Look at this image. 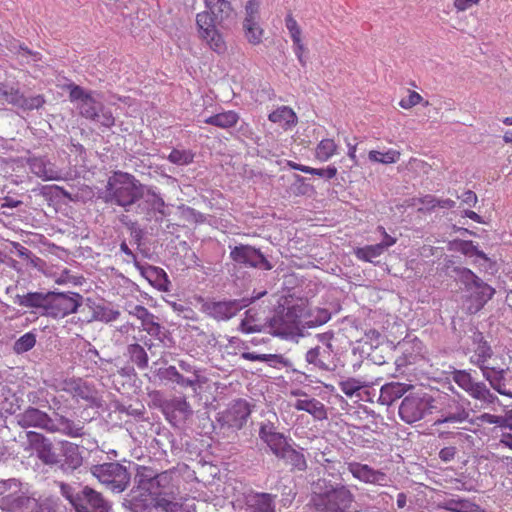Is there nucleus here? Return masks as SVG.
Returning a JSON list of instances; mask_svg holds the SVG:
<instances>
[{"label": "nucleus", "mask_w": 512, "mask_h": 512, "mask_svg": "<svg viewBox=\"0 0 512 512\" xmlns=\"http://www.w3.org/2000/svg\"><path fill=\"white\" fill-rule=\"evenodd\" d=\"M84 457L81 447L70 441L60 442L59 463L56 467L66 475L73 474L83 465Z\"/></svg>", "instance_id": "obj_18"}, {"label": "nucleus", "mask_w": 512, "mask_h": 512, "mask_svg": "<svg viewBox=\"0 0 512 512\" xmlns=\"http://www.w3.org/2000/svg\"><path fill=\"white\" fill-rule=\"evenodd\" d=\"M53 417L38 408L29 406L17 415V423L22 428H39L50 433Z\"/></svg>", "instance_id": "obj_22"}, {"label": "nucleus", "mask_w": 512, "mask_h": 512, "mask_svg": "<svg viewBox=\"0 0 512 512\" xmlns=\"http://www.w3.org/2000/svg\"><path fill=\"white\" fill-rule=\"evenodd\" d=\"M206 11L196 15L199 38L217 54H223L227 45L221 29H231L236 23V12L228 0H204Z\"/></svg>", "instance_id": "obj_2"}, {"label": "nucleus", "mask_w": 512, "mask_h": 512, "mask_svg": "<svg viewBox=\"0 0 512 512\" xmlns=\"http://www.w3.org/2000/svg\"><path fill=\"white\" fill-rule=\"evenodd\" d=\"M143 329L151 336L158 338L163 341V337L166 336V332L163 331V327L160 323L155 321V316L151 313L149 319L145 320V322L141 323Z\"/></svg>", "instance_id": "obj_53"}, {"label": "nucleus", "mask_w": 512, "mask_h": 512, "mask_svg": "<svg viewBox=\"0 0 512 512\" xmlns=\"http://www.w3.org/2000/svg\"><path fill=\"white\" fill-rule=\"evenodd\" d=\"M308 174L316 175L324 179H332L337 175V168L335 166H328L326 168H312L306 169Z\"/></svg>", "instance_id": "obj_63"}, {"label": "nucleus", "mask_w": 512, "mask_h": 512, "mask_svg": "<svg viewBox=\"0 0 512 512\" xmlns=\"http://www.w3.org/2000/svg\"><path fill=\"white\" fill-rule=\"evenodd\" d=\"M65 385L64 390L69 393L73 399L84 400L90 407H102V397L93 383L84 381L82 378H74L66 381Z\"/></svg>", "instance_id": "obj_16"}, {"label": "nucleus", "mask_w": 512, "mask_h": 512, "mask_svg": "<svg viewBox=\"0 0 512 512\" xmlns=\"http://www.w3.org/2000/svg\"><path fill=\"white\" fill-rule=\"evenodd\" d=\"M144 189L145 184L133 174L116 170L108 177L105 187L98 190L97 199L130 212L141 201Z\"/></svg>", "instance_id": "obj_3"}, {"label": "nucleus", "mask_w": 512, "mask_h": 512, "mask_svg": "<svg viewBox=\"0 0 512 512\" xmlns=\"http://www.w3.org/2000/svg\"><path fill=\"white\" fill-rule=\"evenodd\" d=\"M471 335L469 336L472 344L475 346L474 355L470 358V362L478 368L486 365V362L493 356V349L490 343L485 339L483 333L479 331L477 326L471 325L469 328Z\"/></svg>", "instance_id": "obj_21"}, {"label": "nucleus", "mask_w": 512, "mask_h": 512, "mask_svg": "<svg viewBox=\"0 0 512 512\" xmlns=\"http://www.w3.org/2000/svg\"><path fill=\"white\" fill-rule=\"evenodd\" d=\"M268 119L271 122L281 124L283 127H290L296 123L297 118L295 112L291 108L282 106L270 113Z\"/></svg>", "instance_id": "obj_38"}, {"label": "nucleus", "mask_w": 512, "mask_h": 512, "mask_svg": "<svg viewBox=\"0 0 512 512\" xmlns=\"http://www.w3.org/2000/svg\"><path fill=\"white\" fill-rule=\"evenodd\" d=\"M46 103L44 95L38 94L35 96H25L23 94L20 109L23 111L38 110Z\"/></svg>", "instance_id": "obj_54"}, {"label": "nucleus", "mask_w": 512, "mask_h": 512, "mask_svg": "<svg viewBox=\"0 0 512 512\" xmlns=\"http://www.w3.org/2000/svg\"><path fill=\"white\" fill-rule=\"evenodd\" d=\"M163 411L167 418H178L179 420H186L193 414L190 404L185 398L180 397L168 401L164 405Z\"/></svg>", "instance_id": "obj_30"}, {"label": "nucleus", "mask_w": 512, "mask_h": 512, "mask_svg": "<svg viewBox=\"0 0 512 512\" xmlns=\"http://www.w3.org/2000/svg\"><path fill=\"white\" fill-rule=\"evenodd\" d=\"M0 97L13 106L20 108L23 93L13 86L0 85Z\"/></svg>", "instance_id": "obj_48"}, {"label": "nucleus", "mask_w": 512, "mask_h": 512, "mask_svg": "<svg viewBox=\"0 0 512 512\" xmlns=\"http://www.w3.org/2000/svg\"><path fill=\"white\" fill-rule=\"evenodd\" d=\"M29 169L36 176L44 180H52L56 178V171L53 164L43 157H30L27 160Z\"/></svg>", "instance_id": "obj_33"}, {"label": "nucleus", "mask_w": 512, "mask_h": 512, "mask_svg": "<svg viewBox=\"0 0 512 512\" xmlns=\"http://www.w3.org/2000/svg\"><path fill=\"white\" fill-rule=\"evenodd\" d=\"M448 274L463 286L475 310L482 309L495 294V289L484 282L471 269L462 266H447Z\"/></svg>", "instance_id": "obj_7"}, {"label": "nucleus", "mask_w": 512, "mask_h": 512, "mask_svg": "<svg viewBox=\"0 0 512 512\" xmlns=\"http://www.w3.org/2000/svg\"><path fill=\"white\" fill-rule=\"evenodd\" d=\"M412 200L413 205L416 203L423 205L422 207L418 208V212L423 214L431 213L437 207L438 203V198L431 194H427L419 198H413Z\"/></svg>", "instance_id": "obj_55"}, {"label": "nucleus", "mask_w": 512, "mask_h": 512, "mask_svg": "<svg viewBox=\"0 0 512 512\" xmlns=\"http://www.w3.org/2000/svg\"><path fill=\"white\" fill-rule=\"evenodd\" d=\"M50 433H59L70 438L83 437L85 432V424L80 420H72L59 413H54Z\"/></svg>", "instance_id": "obj_23"}, {"label": "nucleus", "mask_w": 512, "mask_h": 512, "mask_svg": "<svg viewBox=\"0 0 512 512\" xmlns=\"http://www.w3.org/2000/svg\"><path fill=\"white\" fill-rule=\"evenodd\" d=\"M240 116L233 110L223 111L204 119V123L221 128L230 129L239 122Z\"/></svg>", "instance_id": "obj_34"}, {"label": "nucleus", "mask_w": 512, "mask_h": 512, "mask_svg": "<svg viewBox=\"0 0 512 512\" xmlns=\"http://www.w3.org/2000/svg\"><path fill=\"white\" fill-rule=\"evenodd\" d=\"M127 353L130 361L139 369L144 370L148 367V354L143 346L138 343L129 344Z\"/></svg>", "instance_id": "obj_40"}, {"label": "nucleus", "mask_w": 512, "mask_h": 512, "mask_svg": "<svg viewBox=\"0 0 512 512\" xmlns=\"http://www.w3.org/2000/svg\"><path fill=\"white\" fill-rule=\"evenodd\" d=\"M383 252L382 246L378 243L357 248L354 254L359 260L372 262L374 258L379 257Z\"/></svg>", "instance_id": "obj_47"}, {"label": "nucleus", "mask_w": 512, "mask_h": 512, "mask_svg": "<svg viewBox=\"0 0 512 512\" xmlns=\"http://www.w3.org/2000/svg\"><path fill=\"white\" fill-rule=\"evenodd\" d=\"M420 344L421 342L418 340L413 345L405 340L398 343L396 348L401 350L402 355L395 360L397 369L416 362L420 353Z\"/></svg>", "instance_id": "obj_32"}, {"label": "nucleus", "mask_w": 512, "mask_h": 512, "mask_svg": "<svg viewBox=\"0 0 512 512\" xmlns=\"http://www.w3.org/2000/svg\"><path fill=\"white\" fill-rule=\"evenodd\" d=\"M276 494L251 491L245 496V504L250 512H276Z\"/></svg>", "instance_id": "obj_25"}, {"label": "nucleus", "mask_w": 512, "mask_h": 512, "mask_svg": "<svg viewBox=\"0 0 512 512\" xmlns=\"http://www.w3.org/2000/svg\"><path fill=\"white\" fill-rule=\"evenodd\" d=\"M332 313L322 307L308 306L304 313L303 328H316L326 324L331 319Z\"/></svg>", "instance_id": "obj_29"}, {"label": "nucleus", "mask_w": 512, "mask_h": 512, "mask_svg": "<svg viewBox=\"0 0 512 512\" xmlns=\"http://www.w3.org/2000/svg\"><path fill=\"white\" fill-rule=\"evenodd\" d=\"M294 407L298 411H305L311 414L314 418L318 420L327 418V411L325 405L315 398L298 399Z\"/></svg>", "instance_id": "obj_36"}, {"label": "nucleus", "mask_w": 512, "mask_h": 512, "mask_svg": "<svg viewBox=\"0 0 512 512\" xmlns=\"http://www.w3.org/2000/svg\"><path fill=\"white\" fill-rule=\"evenodd\" d=\"M69 99L76 102V108L81 117L99 123L106 128L115 124L111 110L97 99L99 94L95 91L85 90L83 87L71 83L68 85Z\"/></svg>", "instance_id": "obj_6"}, {"label": "nucleus", "mask_w": 512, "mask_h": 512, "mask_svg": "<svg viewBox=\"0 0 512 512\" xmlns=\"http://www.w3.org/2000/svg\"><path fill=\"white\" fill-rule=\"evenodd\" d=\"M170 305L173 311L177 312L182 318L193 321L197 320V314L190 306L178 302H171Z\"/></svg>", "instance_id": "obj_60"}, {"label": "nucleus", "mask_w": 512, "mask_h": 512, "mask_svg": "<svg viewBox=\"0 0 512 512\" xmlns=\"http://www.w3.org/2000/svg\"><path fill=\"white\" fill-rule=\"evenodd\" d=\"M433 403L434 397L427 392H410L398 407L399 417L406 424H414L433 414Z\"/></svg>", "instance_id": "obj_10"}, {"label": "nucleus", "mask_w": 512, "mask_h": 512, "mask_svg": "<svg viewBox=\"0 0 512 512\" xmlns=\"http://www.w3.org/2000/svg\"><path fill=\"white\" fill-rule=\"evenodd\" d=\"M90 472L102 485L114 493L125 491L131 481V474L127 467L119 462L92 465Z\"/></svg>", "instance_id": "obj_11"}, {"label": "nucleus", "mask_w": 512, "mask_h": 512, "mask_svg": "<svg viewBox=\"0 0 512 512\" xmlns=\"http://www.w3.org/2000/svg\"><path fill=\"white\" fill-rule=\"evenodd\" d=\"M36 344V335L27 332L14 342L13 351L16 354H23L30 351Z\"/></svg>", "instance_id": "obj_51"}, {"label": "nucleus", "mask_w": 512, "mask_h": 512, "mask_svg": "<svg viewBox=\"0 0 512 512\" xmlns=\"http://www.w3.org/2000/svg\"><path fill=\"white\" fill-rule=\"evenodd\" d=\"M161 508L165 512H178L182 508V504L167 499L161 495H154V510Z\"/></svg>", "instance_id": "obj_56"}, {"label": "nucleus", "mask_w": 512, "mask_h": 512, "mask_svg": "<svg viewBox=\"0 0 512 512\" xmlns=\"http://www.w3.org/2000/svg\"><path fill=\"white\" fill-rule=\"evenodd\" d=\"M60 494L69 502L75 512H110L111 503L94 488L79 483L56 482Z\"/></svg>", "instance_id": "obj_5"}, {"label": "nucleus", "mask_w": 512, "mask_h": 512, "mask_svg": "<svg viewBox=\"0 0 512 512\" xmlns=\"http://www.w3.org/2000/svg\"><path fill=\"white\" fill-rule=\"evenodd\" d=\"M337 145L332 139H323L316 147V158L325 162L329 160L336 152Z\"/></svg>", "instance_id": "obj_46"}, {"label": "nucleus", "mask_w": 512, "mask_h": 512, "mask_svg": "<svg viewBox=\"0 0 512 512\" xmlns=\"http://www.w3.org/2000/svg\"><path fill=\"white\" fill-rule=\"evenodd\" d=\"M5 502L12 510L28 511L37 506V500L24 492H16L5 497Z\"/></svg>", "instance_id": "obj_35"}, {"label": "nucleus", "mask_w": 512, "mask_h": 512, "mask_svg": "<svg viewBox=\"0 0 512 512\" xmlns=\"http://www.w3.org/2000/svg\"><path fill=\"white\" fill-rule=\"evenodd\" d=\"M483 377L489 382L490 386L499 394L512 398V392L505 388L506 370L503 368L489 367L485 365L479 368Z\"/></svg>", "instance_id": "obj_26"}, {"label": "nucleus", "mask_w": 512, "mask_h": 512, "mask_svg": "<svg viewBox=\"0 0 512 512\" xmlns=\"http://www.w3.org/2000/svg\"><path fill=\"white\" fill-rule=\"evenodd\" d=\"M445 509L451 512H482V508L468 500L462 498H452L446 501Z\"/></svg>", "instance_id": "obj_39"}, {"label": "nucleus", "mask_w": 512, "mask_h": 512, "mask_svg": "<svg viewBox=\"0 0 512 512\" xmlns=\"http://www.w3.org/2000/svg\"><path fill=\"white\" fill-rule=\"evenodd\" d=\"M285 465L290 467L291 472L305 471L307 469V461L303 454V449L296 450L290 444L285 451L278 457Z\"/></svg>", "instance_id": "obj_31"}, {"label": "nucleus", "mask_w": 512, "mask_h": 512, "mask_svg": "<svg viewBox=\"0 0 512 512\" xmlns=\"http://www.w3.org/2000/svg\"><path fill=\"white\" fill-rule=\"evenodd\" d=\"M261 313H265V310L261 311L255 307L248 308L244 313V318L241 320L238 330L245 334L262 332L268 327L267 321L261 323Z\"/></svg>", "instance_id": "obj_27"}, {"label": "nucleus", "mask_w": 512, "mask_h": 512, "mask_svg": "<svg viewBox=\"0 0 512 512\" xmlns=\"http://www.w3.org/2000/svg\"><path fill=\"white\" fill-rule=\"evenodd\" d=\"M452 379L453 381L461 387L466 392L469 391L470 388H472L473 383L475 382L470 373H468L465 370H455L452 372Z\"/></svg>", "instance_id": "obj_57"}, {"label": "nucleus", "mask_w": 512, "mask_h": 512, "mask_svg": "<svg viewBox=\"0 0 512 512\" xmlns=\"http://www.w3.org/2000/svg\"><path fill=\"white\" fill-rule=\"evenodd\" d=\"M84 297L72 291L58 292H28L26 294H17L14 297V303L27 308L31 313L52 319L64 318L70 314L77 313L83 305ZM87 305L94 302L90 298H86Z\"/></svg>", "instance_id": "obj_1"}, {"label": "nucleus", "mask_w": 512, "mask_h": 512, "mask_svg": "<svg viewBox=\"0 0 512 512\" xmlns=\"http://www.w3.org/2000/svg\"><path fill=\"white\" fill-rule=\"evenodd\" d=\"M341 391L348 397H353L360 389L363 388L361 382L355 378H348L339 383Z\"/></svg>", "instance_id": "obj_58"}, {"label": "nucleus", "mask_w": 512, "mask_h": 512, "mask_svg": "<svg viewBox=\"0 0 512 512\" xmlns=\"http://www.w3.org/2000/svg\"><path fill=\"white\" fill-rule=\"evenodd\" d=\"M369 160L373 162H379L382 164L396 163L400 158V152L397 150L390 149L384 153L372 150L369 152Z\"/></svg>", "instance_id": "obj_50"}, {"label": "nucleus", "mask_w": 512, "mask_h": 512, "mask_svg": "<svg viewBox=\"0 0 512 512\" xmlns=\"http://www.w3.org/2000/svg\"><path fill=\"white\" fill-rule=\"evenodd\" d=\"M410 389H412V386L408 384L400 382L387 383L380 389L379 402L383 405L391 406L398 399H403Z\"/></svg>", "instance_id": "obj_28"}, {"label": "nucleus", "mask_w": 512, "mask_h": 512, "mask_svg": "<svg viewBox=\"0 0 512 512\" xmlns=\"http://www.w3.org/2000/svg\"><path fill=\"white\" fill-rule=\"evenodd\" d=\"M305 309L306 303L303 301L288 305L285 300L284 304H279L274 310V315L267 318L268 327L273 330L271 334L282 336L288 326L297 325L300 322L303 324Z\"/></svg>", "instance_id": "obj_12"}, {"label": "nucleus", "mask_w": 512, "mask_h": 512, "mask_svg": "<svg viewBox=\"0 0 512 512\" xmlns=\"http://www.w3.org/2000/svg\"><path fill=\"white\" fill-rule=\"evenodd\" d=\"M229 258L234 263V269L253 268L262 271L273 269L274 265L268 257L259 249L248 244L229 246Z\"/></svg>", "instance_id": "obj_13"}, {"label": "nucleus", "mask_w": 512, "mask_h": 512, "mask_svg": "<svg viewBox=\"0 0 512 512\" xmlns=\"http://www.w3.org/2000/svg\"><path fill=\"white\" fill-rule=\"evenodd\" d=\"M119 220L130 231L133 241L140 246L144 238L143 229L138 226L136 221L130 220L127 215H122Z\"/></svg>", "instance_id": "obj_52"}, {"label": "nucleus", "mask_w": 512, "mask_h": 512, "mask_svg": "<svg viewBox=\"0 0 512 512\" xmlns=\"http://www.w3.org/2000/svg\"><path fill=\"white\" fill-rule=\"evenodd\" d=\"M243 30L249 43L256 45L262 41L263 29L257 20L244 19Z\"/></svg>", "instance_id": "obj_41"}, {"label": "nucleus", "mask_w": 512, "mask_h": 512, "mask_svg": "<svg viewBox=\"0 0 512 512\" xmlns=\"http://www.w3.org/2000/svg\"><path fill=\"white\" fill-rule=\"evenodd\" d=\"M285 26L290 33L293 43H298L299 39H301V29L291 14L285 17Z\"/></svg>", "instance_id": "obj_62"}, {"label": "nucleus", "mask_w": 512, "mask_h": 512, "mask_svg": "<svg viewBox=\"0 0 512 512\" xmlns=\"http://www.w3.org/2000/svg\"><path fill=\"white\" fill-rule=\"evenodd\" d=\"M166 478L167 477L165 475H158L153 469L145 466L139 467L135 475V481L138 483L137 489H146L145 486L153 481L160 486L162 480Z\"/></svg>", "instance_id": "obj_37"}, {"label": "nucleus", "mask_w": 512, "mask_h": 512, "mask_svg": "<svg viewBox=\"0 0 512 512\" xmlns=\"http://www.w3.org/2000/svg\"><path fill=\"white\" fill-rule=\"evenodd\" d=\"M178 210L180 212V217L189 223L201 224L206 221V216L203 213L190 206L181 204L178 206Z\"/></svg>", "instance_id": "obj_49"}, {"label": "nucleus", "mask_w": 512, "mask_h": 512, "mask_svg": "<svg viewBox=\"0 0 512 512\" xmlns=\"http://www.w3.org/2000/svg\"><path fill=\"white\" fill-rule=\"evenodd\" d=\"M195 154L189 149H172L167 160L175 165L184 166L193 162Z\"/></svg>", "instance_id": "obj_45"}, {"label": "nucleus", "mask_w": 512, "mask_h": 512, "mask_svg": "<svg viewBox=\"0 0 512 512\" xmlns=\"http://www.w3.org/2000/svg\"><path fill=\"white\" fill-rule=\"evenodd\" d=\"M262 441L267 444V446L270 448L271 452L275 455L276 458H278L290 445L288 438L283 433L280 432Z\"/></svg>", "instance_id": "obj_42"}, {"label": "nucleus", "mask_w": 512, "mask_h": 512, "mask_svg": "<svg viewBox=\"0 0 512 512\" xmlns=\"http://www.w3.org/2000/svg\"><path fill=\"white\" fill-rule=\"evenodd\" d=\"M469 403L459 395H439L434 398L433 413L438 417L434 420L433 426L462 424L468 420L470 412L467 409Z\"/></svg>", "instance_id": "obj_8"}, {"label": "nucleus", "mask_w": 512, "mask_h": 512, "mask_svg": "<svg viewBox=\"0 0 512 512\" xmlns=\"http://www.w3.org/2000/svg\"><path fill=\"white\" fill-rule=\"evenodd\" d=\"M250 414L251 409L249 403L245 399H237L219 415L218 421L222 427L240 430L246 424Z\"/></svg>", "instance_id": "obj_15"}, {"label": "nucleus", "mask_w": 512, "mask_h": 512, "mask_svg": "<svg viewBox=\"0 0 512 512\" xmlns=\"http://www.w3.org/2000/svg\"><path fill=\"white\" fill-rule=\"evenodd\" d=\"M27 440L31 448L36 452L37 458L50 467H56L59 463V453L55 451L52 441L41 433L29 431Z\"/></svg>", "instance_id": "obj_17"}, {"label": "nucleus", "mask_w": 512, "mask_h": 512, "mask_svg": "<svg viewBox=\"0 0 512 512\" xmlns=\"http://www.w3.org/2000/svg\"><path fill=\"white\" fill-rule=\"evenodd\" d=\"M332 354V351L325 350V348L311 347L305 354V361L315 370L333 372L337 366Z\"/></svg>", "instance_id": "obj_24"}, {"label": "nucleus", "mask_w": 512, "mask_h": 512, "mask_svg": "<svg viewBox=\"0 0 512 512\" xmlns=\"http://www.w3.org/2000/svg\"><path fill=\"white\" fill-rule=\"evenodd\" d=\"M458 250L464 254L465 256H477L482 259L484 262L489 263L491 265L490 258L482 251L478 249V246L474 244L471 240H459L457 242Z\"/></svg>", "instance_id": "obj_44"}, {"label": "nucleus", "mask_w": 512, "mask_h": 512, "mask_svg": "<svg viewBox=\"0 0 512 512\" xmlns=\"http://www.w3.org/2000/svg\"><path fill=\"white\" fill-rule=\"evenodd\" d=\"M135 267L139 270L140 274L148 281H151L155 274H160V276L165 275V271L156 266H152L149 264H141L140 262H136Z\"/></svg>", "instance_id": "obj_59"}, {"label": "nucleus", "mask_w": 512, "mask_h": 512, "mask_svg": "<svg viewBox=\"0 0 512 512\" xmlns=\"http://www.w3.org/2000/svg\"><path fill=\"white\" fill-rule=\"evenodd\" d=\"M130 512H154V494L149 489H132L122 501Z\"/></svg>", "instance_id": "obj_19"}, {"label": "nucleus", "mask_w": 512, "mask_h": 512, "mask_svg": "<svg viewBox=\"0 0 512 512\" xmlns=\"http://www.w3.org/2000/svg\"><path fill=\"white\" fill-rule=\"evenodd\" d=\"M126 310L128 313L132 316H135L137 319H139L142 322H145V320L149 319L151 312L145 308L142 305H128L126 307Z\"/></svg>", "instance_id": "obj_64"}, {"label": "nucleus", "mask_w": 512, "mask_h": 512, "mask_svg": "<svg viewBox=\"0 0 512 512\" xmlns=\"http://www.w3.org/2000/svg\"><path fill=\"white\" fill-rule=\"evenodd\" d=\"M120 311L114 310L104 305H96L93 308V314L89 321L97 320L105 323L115 321L119 318Z\"/></svg>", "instance_id": "obj_43"}, {"label": "nucleus", "mask_w": 512, "mask_h": 512, "mask_svg": "<svg viewBox=\"0 0 512 512\" xmlns=\"http://www.w3.org/2000/svg\"><path fill=\"white\" fill-rule=\"evenodd\" d=\"M267 294V291H261L251 296H245L235 299L209 300L201 305V311L210 318L220 322L228 321L236 316L241 310L249 307L255 301Z\"/></svg>", "instance_id": "obj_9"}, {"label": "nucleus", "mask_w": 512, "mask_h": 512, "mask_svg": "<svg viewBox=\"0 0 512 512\" xmlns=\"http://www.w3.org/2000/svg\"><path fill=\"white\" fill-rule=\"evenodd\" d=\"M347 469L355 479L366 484L384 486L388 481L385 472L374 469L368 464L351 461L347 463Z\"/></svg>", "instance_id": "obj_20"}, {"label": "nucleus", "mask_w": 512, "mask_h": 512, "mask_svg": "<svg viewBox=\"0 0 512 512\" xmlns=\"http://www.w3.org/2000/svg\"><path fill=\"white\" fill-rule=\"evenodd\" d=\"M205 380L206 379L202 376L185 377L181 373H178L174 383L183 388L191 387L193 390H196V386L204 383Z\"/></svg>", "instance_id": "obj_61"}, {"label": "nucleus", "mask_w": 512, "mask_h": 512, "mask_svg": "<svg viewBox=\"0 0 512 512\" xmlns=\"http://www.w3.org/2000/svg\"><path fill=\"white\" fill-rule=\"evenodd\" d=\"M312 490L313 502L319 512H347L354 500L347 486L326 478L314 482Z\"/></svg>", "instance_id": "obj_4"}, {"label": "nucleus", "mask_w": 512, "mask_h": 512, "mask_svg": "<svg viewBox=\"0 0 512 512\" xmlns=\"http://www.w3.org/2000/svg\"><path fill=\"white\" fill-rule=\"evenodd\" d=\"M142 202H138L137 208L145 215V219L162 222L169 215L168 204L154 186L145 185L142 194Z\"/></svg>", "instance_id": "obj_14"}]
</instances>
